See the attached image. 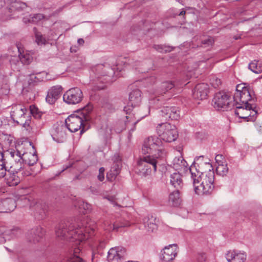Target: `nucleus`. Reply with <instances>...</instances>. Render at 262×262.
Masks as SVG:
<instances>
[{
    "label": "nucleus",
    "instance_id": "ddd939ff",
    "mask_svg": "<svg viewBox=\"0 0 262 262\" xmlns=\"http://www.w3.org/2000/svg\"><path fill=\"white\" fill-rule=\"evenodd\" d=\"M159 113V117L162 118L164 120L169 118L171 120H178L180 117V111L178 108L175 106L164 107Z\"/></svg>",
    "mask_w": 262,
    "mask_h": 262
},
{
    "label": "nucleus",
    "instance_id": "f3484780",
    "mask_svg": "<svg viewBox=\"0 0 262 262\" xmlns=\"http://www.w3.org/2000/svg\"><path fill=\"white\" fill-rule=\"evenodd\" d=\"M228 262H245L247 259V254L244 251L230 250L226 254Z\"/></svg>",
    "mask_w": 262,
    "mask_h": 262
},
{
    "label": "nucleus",
    "instance_id": "4d7b16f0",
    "mask_svg": "<svg viewBox=\"0 0 262 262\" xmlns=\"http://www.w3.org/2000/svg\"><path fill=\"white\" fill-rule=\"evenodd\" d=\"M4 162L3 161V155L2 153H0V166L3 164Z\"/></svg>",
    "mask_w": 262,
    "mask_h": 262
},
{
    "label": "nucleus",
    "instance_id": "393cba45",
    "mask_svg": "<svg viewBox=\"0 0 262 262\" xmlns=\"http://www.w3.org/2000/svg\"><path fill=\"white\" fill-rule=\"evenodd\" d=\"M144 228L146 231L149 233L155 231L157 229V225L156 223V218L152 216H147L143 220Z\"/></svg>",
    "mask_w": 262,
    "mask_h": 262
},
{
    "label": "nucleus",
    "instance_id": "79ce46f5",
    "mask_svg": "<svg viewBox=\"0 0 262 262\" xmlns=\"http://www.w3.org/2000/svg\"><path fill=\"white\" fill-rule=\"evenodd\" d=\"M21 233V230L18 228H15L12 230H7L5 232V236H10L13 238L18 236Z\"/></svg>",
    "mask_w": 262,
    "mask_h": 262
},
{
    "label": "nucleus",
    "instance_id": "0eeeda50",
    "mask_svg": "<svg viewBox=\"0 0 262 262\" xmlns=\"http://www.w3.org/2000/svg\"><path fill=\"white\" fill-rule=\"evenodd\" d=\"M233 100L234 104H242L247 105L252 104V96L249 89L242 84L236 86V92L234 94Z\"/></svg>",
    "mask_w": 262,
    "mask_h": 262
},
{
    "label": "nucleus",
    "instance_id": "09e8293b",
    "mask_svg": "<svg viewBox=\"0 0 262 262\" xmlns=\"http://www.w3.org/2000/svg\"><path fill=\"white\" fill-rule=\"evenodd\" d=\"M30 113L31 114L35 116V117H39L40 115L38 112V109L34 105H31L30 106Z\"/></svg>",
    "mask_w": 262,
    "mask_h": 262
},
{
    "label": "nucleus",
    "instance_id": "ea45409f",
    "mask_svg": "<svg viewBox=\"0 0 262 262\" xmlns=\"http://www.w3.org/2000/svg\"><path fill=\"white\" fill-rule=\"evenodd\" d=\"M174 86V84L172 82L166 81L163 82L161 84L160 90L159 91V93L162 94L163 93H165L166 92L168 91L169 90H171Z\"/></svg>",
    "mask_w": 262,
    "mask_h": 262
},
{
    "label": "nucleus",
    "instance_id": "3c124183",
    "mask_svg": "<svg viewBox=\"0 0 262 262\" xmlns=\"http://www.w3.org/2000/svg\"><path fill=\"white\" fill-rule=\"evenodd\" d=\"M7 169L5 167V163L0 166V178H4L6 175Z\"/></svg>",
    "mask_w": 262,
    "mask_h": 262
},
{
    "label": "nucleus",
    "instance_id": "a18cd8bd",
    "mask_svg": "<svg viewBox=\"0 0 262 262\" xmlns=\"http://www.w3.org/2000/svg\"><path fill=\"white\" fill-rule=\"evenodd\" d=\"M210 84L214 88H217L221 84V81L218 78L213 76L210 79Z\"/></svg>",
    "mask_w": 262,
    "mask_h": 262
},
{
    "label": "nucleus",
    "instance_id": "603ef678",
    "mask_svg": "<svg viewBox=\"0 0 262 262\" xmlns=\"http://www.w3.org/2000/svg\"><path fill=\"white\" fill-rule=\"evenodd\" d=\"M18 59L19 56H12L11 58L9 59V61L12 66H16L19 62Z\"/></svg>",
    "mask_w": 262,
    "mask_h": 262
},
{
    "label": "nucleus",
    "instance_id": "13d9d810",
    "mask_svg": "<svg viewBox=\"0 0 262 262\" xmlns=\"http://www.w3.org/2000/svg\"><path fill=\"white\" fill-rule=\"evenodd\" d=\"M22 174L24 176H28L31 174V172L29 171H25L22 172Z\"/></svg>",
    "mask_w": 262,
    "mask_h": 262
},
{
    "label": "nucleus",
    "instance_id": "8fccbe9b",
    "mask_svg": "<svg viewBox=\"0 0 262 262\" xmlns=\"http://www.w3.org/2000/svg\"><path fill=\"white\" fill-rule=\"evenodd\" d=\"M104 171L105 169L104 167H100L99 169V174L97 178L101 182L103 181L104 179Z\"/></svg>",
    "mask_w": 262,
    "mask_h": 262
},
{
    "label": "nucleus",
    "instance_id": "7c9ffc66",
    "mask_svg": "<svg viewBox=\"0 0 262 262\" xmlns=\"http://www.w3.org/2000/svg\"><path fill=\"white\" fill-rule=\"evenodd\" d=\"M182 202L180 197V193L179 190L174 191L169 196V203L174 207H178L180 205Z\"/></svg>",
    "mask_w": 262,
    "mask_h": 262
},
{
    "label": "nucleus",
    "instance_id": "a19ab883",
    "mask_svg": "<svg viewBox=\"0 0 262 262\" xmlns=\"http://www.w3.org/2000/svg\"><path fill=\"white\" fill-rule=\"evenodd\" d=\"M153 48L160 53H167L171 51L173 47L166 45H155Z\"/></svg>",
    "mask_w": 262,
    "mask_h": 262
},
{
    "label": "nucleus",
    "instance_id": "4be33fe9",
    "mask_svg": "<svg viewBox=\"0 0 262 262\" xmlns=\"http://www.w3.org/2000/svg\"><path fill=\"white\" fill-rule=\"evenodd\" d=\"M16 207V201L13 199L6 198L0 201V212H11Z\"/></svg>",
    "mask_w": 262,
    "mask_h": 262
},
{
    "label": "nucleus",
    "instance_id": "5fc2aeb1",
    "mask_svg": "<svg viewBox=\"0 0 262 262\" xmlns=\"http://www.w3.org/2000/svg\"><path fill=\"white\" fill-rule=\"evenodd\" d=\"M147 82H150V84H151L152 83H154L156 81V79L155 77L151 76L150 78H148L147 79Z\"/></svg>",
    "mask_w": 262,
    "mask_h": 262
},
{
    "label": "nucleus",
    "instance_id": "4468645a",
    "mask_svg": "<svg viewBox=\"0 0 262 262\" xmlns=\"http://www.w3.org/2000/svg\"><path fill=\"white\" fill-rule=\"evenodd\" d=\"M45 234L43 229L40 226H37L29 230L26 235L28 242L35 244L39 242Z\"/></svg>",
    "mask_w": 262,
    "mask_h": 262
},
{
    "label": "nucleus",
    "instance_id": "c85d7f7f",
    "mask_svg": "<svg viewBox=\"0 0 262 262\" xmlns=\"http://www.w3.org/2000/svg\"><path fill=\"white\" fill-rule=\"evenodd\" d=\"M17 48L18 50V51L19 53V54L18 55L19 56V59L20 61L23 64H30L33 58L32 56L31 55L30 53H29L28 51H23L21 52L20 48L17 45Z\"/></svg>",
    "mask_w": 262,
    "mask_h": 262
},
{
    "label": "nucleus",
    "instance_id": "72a5a7b5",
    "mask_svg": "<svg viewBox=\"0 0 262 262\" xmlns=\"http://www.w3.org/2000/svg\"><path fill=\"white\" fill-rule=\"evenodd\" d=\"M43 18V16L41 14H35L33 15H30L29 17H25L23 18V21L25 23H31L36 24L39 21Z\"/></svg>",
    "mask_w": 262,
    "mask_h": 262
},
{
    "label": "nucleus",
    "instance_id": "423d86ee",
    "mask_svg": "<svg viewBox=\"0 0 262 262\" xmlns=\"http://www.w3.org/2000/svg\"><path fill=\"white\" fill-rule=\"evenodd\" d=\"M234 105L236 106V110L234 111L235 115L240 118L246 119L247 121H255L257 111L254 104L243 105L237 104Z\"/></svg>",
    "mask_w": 262,
    "mask_h": 262
},
{
    "label": "nucleus",
    "instance_id": "e433bc0d",
    "mask_svg": "<svg viewBox=\"0 0 262 262\" xmlns=\"http://www.w3.org/2000/svg\"><path fill=\"white\" fill-rule=\"evenodd\" d=\"M78 205L79 209H80V211L83 214H86L90 212L92 210L91 205L83 201H79Z\"/></svg>",
    "mask_w": 262,
    "mask_h": 262
},
{
    "label": "nucleus",
    "instance_id": "6e6d98bb",
    "mask_svg": "<svg viewBox=\"0 0 262 262\" xmlns=\"http://www.w3.org/2000/svg\"><path fill=\"white\" fill-rule=\"evenodd\" d=\"M6 59V56L0 55V64L3 63Z\"/></svg>",
    "mask_w": 262,
    "mask_h": 262
},
{
    "label": "nucleus",
    "instance_id": "aec40b11",
    "mask_svg": "<svg viewBox=\"0 0 262 262\" xmlns=\"http://www.w3.org/2000/svg\"><path fill=\"white\" fill-rule=\"evenodd\" d=\"M27 109L20 105H15L12 107L11 117L14 121L19 123L21 119H25L27 116Z\"/></svg>",
    "mask_w": 262,
    "mask_h": 262
},
{
    "label": "nucleus",
    "instance_id": "e2e57ef3",
    "mask_svg": "<svg viewBox=\"0 0 262 262\" xmlns=\"http://www.w3.org/2000/svg\"><path fill=\"white\" fill-rule=\"evenodd\" d=\"M124 111L127 112V107H124Z\"/></svg>",
    "mask_w": 262,
    "mask_h": 262
},
{
    "label": "nucleus",
    "instance_id": "a211bd4d",
    "mask_svg": "<svg viewBox=\"0 0 262 262\" xmlns=\"http://www.w3.org/2000/svg\"><path fill=\"white\" fill-rule=\"evenodd\" d=\"M209 86L207 83H202L197 84L193 91V97L198 100H204L207 98Z\"/></svg>",
    "mask_w": 262,
    "mask_h": 262
},
{
    "label": "nucleus",
    "instance_id": "473e14b6",
    "mask_svg": "<svg viewBox=\"0 0 262 262\" xmlns=\"http://www.w3.org/2000/svg\"><path fill=\"white\" fill-rule=\"evenodd\" d=\"M32 117L30 115H27L25 119H21L18 124L23 125V127L25 128L27 131L30 132L32 129V121L31 120Z\"/></svg>",
    "mask_w": 262,
    "mask_h": 262
},
{
    "label": "nucleus",
    "instance_id": "052dcab7",
    "mask_svg": "<svg viewBox=\"0 0 262 262\" xmlns=\"http://www.w3.org/2000/svg\"><path fill=\"white\" fill-rule=\"evenodd\" d=\"M186 12L185 10H182L180 12V13L178 14L179 16H181V15H183L185 14Z\"/></svg>",
    "mask_w": 262,
    "mask_h": 262
},
{
    "label": "nucleus",
    "instance_id": "4c0bfd02",
    "mask_svg": "<svg viewBox=\"0 0 262 262\" xmlns=\"http://www.w3.org/2000/svg\"><path fill=\"white\" fill-rule=\"evenodd\" d=\"M217 174L224 176L226 175L228 171V168L227 164H219L216 168Z\"/></svg>",
    "mask_w": 262,
    "mask_h": 262
},
{
    "label": "nucleus",
    "instance_id": "6ab92c4d",
    "mask_svg": "<svg viewBox=\"0 0 262 262\" xmlns=\"http://www.w3.org/2000/svg\"><path fill=\"white\" fill-rule=\"evenodd\" d=\"M124 252V249L121 247L112 248L108 251L107 260L110 262H120Z\"/></svg>",
    "mask_w": 262,
    "mask_h": 262
},
{
    "label": "nucleus",
    "instance_id": "c9c22d12",
    "mask_svg": "<svg viewBox=\"0 0 262 262\" xmlns=\"http://www.w3.org/2000/svg\"><path fill=\"white\" fill-rule=\"evenodd\" d=\"M258 61L254 60L249 64V69L253 73L259 74L262 72V64H258Z\"/></svg>",
    "mask_w": 262,
    "mask_h": 262
},
{
    "label": "nucleus",
    "instance_id": "58836bf2",
    "mask_svg": "<svg viewBox=\"0 0 262 262\" xmlns=\"http://www.w3.org/2000/svg\"><path fill=\"white\" fill-rule=\"evenodd\" d=\"M81 251L80 247L75 248L74 255L69 259V262H85L79 256L76 255Z\"/></svg>",
    "mask_w": 262,
    "mask_h": 262
},
{
    "label": "nucleus",
    "instance_id": "412c9836",
    "mask_svg": "<svg viewBox=\"0 0 262 262\" xmlns=\"http://www.w3.org/2000/svg\"><path fill=\"white\" fill-rule=\"evenodd\" d=\"M177 255L176 245H170L165 247L163 250L161 259L165 262H169L173 260Z\"/></svg>",
    "mask_w": 262,
    "mask_h": 262
},
{
    "label": "nucleus",
    "instance_id": "f704fd0d",
    "mask_svg": "<svg viewBox=\"0 0 262 262\" xmlns=\"http://www.w3.org/2000/svg\"><path fill=\"white\" fill-rule=\"evenodd\" d=\"M92 244V248L93 250H101L104 249L106 244V241L103 238H98Z\"/></svg>",
    "mask_w": 262,
    "mask_h": 262
},
{
    "label": "nucleus",
    "instance_id": "5701e85b",
    "mask_svg": "<svg viewBox=\"0 0 262 262\" xmlns=\"http://www.w3.org/2000/svg\"><path fill=\"white\" fill-rule=\"evenodd\" d=\"M130 226V223L126 221H117L113 224L110 223L108 222H106L104 223V230L111 232L112 231H118L119 228L125 227Z\"/></svg>",
    "mask_w": 262,
    "mask_h": 262
},
{
    "label": "nucleus",
    "instance_id": "9d476101",
    "mask_svg": "<svg viewBox=\"0 0 262 262\" xmlns=\"http://www.w3.org/2000/svg\"><path fill=\"white\" fill-rule=\"evenodd\" d=\"M83 98L81 90L78 87L72 88L63 95V100L67 104H76L80 103Z\"/></svg>",
    "mask_w": 262,
    "mask_h": 262
},
{
    "label": "nucleus",
    "instance_id": "1a4fd4ad",
    "mask_svg": "<svg viewBox=\"0 0 262 262\" xmlns=\"http://www.w3.org/2000/svg\"><path fill=\"white\" fill-rule=\"evenodd\" d=\"M171 165L176 170L181 172V173H190L191 177L195 176L194 166L192 165L189 167L181 155L174 157L172 160Z\"/></svg>",
    "mask_w": 262,
    "mask_h": 262
},
{
    "label": "nucleus",
    "instance_id": "864d4df0",
    "mask_svg": "<svg viewBox=\"0 0 262 262\" xmlns=\"http://www.w3.org/2000/svg\"><path fill=\"white\" fill-rule=\"evenodd\" d=\"M255 128L259 132H262V122H257L255 124Z\"/></svg>",
    "mask_w": 262,
    "mask_h": 262
},
{
    "label": "nucleus",
    "instance_id": "cd10ccee",
    "mask_svg": "<svg viewBox=\"0 0 262 262\" xmlns=\"http://www.w3.org/2000/svg\"><path fill=\"white\" fill-rule=\"evenodd\" d=\"M134 119L133 120H131L132 116H130V115L129 116H126V119L127 121L125 122V124L126 126V127L129 128V123L132 122V124L133 126V127L130 128V133L134 132L135 128V125L142 119L144 118L147 115L144 114V115H139V113H137V114H134Z\"/></svg>",
    "mask_w": 262,
    "mask_h": 262
},
{
    "label": "nucleus",
    "instance_id": "37998d69",
    "mask_svg": "<svg viewBox=\"0 0 262 262\" xmlns=\"http://www.w3.org/2000/svg\"><path fill=\"white\" fill-rule=\"evenodd\" d=\"M34 31L35 32V37H36V42L38 45H45L47 40L45 37H43L42 35H41L39 32H37L36 31V28H34Z\"/></svg>",
    "mask_w": 262,
    "mask_h": 262
},
{
    "label": "nucleus",
    "instance_id": "bf43d9fd",
    "mask_svg": "<svg viewBox=\"0 0 262 262\" xmlns=\"http://www.w3.org/2000/svg\"><path fill=\"white\" fill-rule=\"evenodd\" d=\"M78 43L79 45H82L84 43V40L82 38L78 39Z\"/></svg>",
    "mask_w": 262,
    "mask_h": 262
},
{
    "label": "nucleus",
    "instance_id": "9b49d317",
    "mask_svg": "<svg viewBox=\"0 0 262 262\" xmlns=\"http://www.w3.org/2000/svg\"><path fill=\"white\" fill-rule=\"evenodd\" d=\"M230 98V95L224 92L215 94L213 99L214 107L217 110H226L229 108Z\"/></svg>",
    "mask_w": 262,
    "mask_h": 262
},
{
    "label": "nucleus",
    "instance_id": "338daca9",
    "mask_svg": "<svg viewBox=\"0 0 262 262\" xmlns=\"http://www.w3.org/2000/svg\"><path fill=\"white\" fill-rule=\"evenodd\" d=\"M35 205L36 206V207H38V204H35Z\"/></svg>",
    "mask_w": 262,
    "mask_h": 262
},
{
    "label": "nucleus",
    "instance_id": "20e7f679",
    "mask_svg": "<svg viewBox=\"0 0 262 262\" xmlns=\"http://www.w3.org/2000/svg\"><path fill=\"white\" fill-rule=\"evenodd\" d=\"M91 108L89 106L85 107L76 114L71 115L65 120V125L71 132H76L81 129V134L84 132V122L90 119L89 114Z\"/></svg>",
    "mask_w": 262,
    "mask_h": 262
},
{
    "label": "nucleus",
    "instance_id": "b1692460",
    "mask_svg": "<svg viewBox=\"0 0 262 262\" xmlns=\"http://www.w3.org/2000/svg\"><path fill=\"white\" fill-rule=\"evenodd\" d=\"M141 92L138 89L133 90L129 95L128 105L133 107L137 106L141 103Z\"/></svg>",
    "mask_w": 262,
    "mask_h": 262
},
{
    "label": "nucleus",
    "instance_id": "2f4dec72",
    "mask_svg": "<svg viewBox=\"0 0 262 262\" xmlns=\"http://www.w3.org/2000/svg\"><path fill=\"white\" fill-rule=\"evenodd\" d=\"M16 206L20 207L29 206L31 207L33 206L34 203L32 202L31 198L29 196H21L16 201Z\"/></svg>",
    "mask_w": 262,
    "mask_h": 262
},
{
    "label": "nucleus",
    "instance_id": "0e129e2a",
    "mask_svg": "<svg viewBox=\"0 0 262 262\" xmlns=\"http://www.w3.org/2000/svg\"><path fill=\"white\" fill-rule=\"evenodd\" d=\"M0 3H1V6H2L3 2H2V1H1V0H0Z\"/></svg>",
    "mask_w": 262,
    "mask_h": 262
},
{
    "label": "nucleus",
    "instance_id": "6e6552de",
    "mask_svg": "<svg viewBox=\"0 0 262 262\" xmlns=\"http://www.w3.org/2000/svg\"><path fill=\"white\" fill-rule=\"evenodd\" d=\"M20 146L15 147V149H11L9 151L10 157L13 160L14 163L10 167L11 171L17 172L24 167L23 162L25 158H23L25 152L21 149Z\"/></svg>",
    "mask_w": 262,
    "mask_h": 262
},
{
    "label": "nucleus",
    "instance_id": "f257e3e1",
    "mask_svg": "<svg viewBox=\"0 0 262 262\" xmlns=\"http://www.w3.org/2000/svg\"><path fill=\"white\" fill-rule=\"evenodd\" d=\"M142 152L149 154L140 158L137 162V172L141 177H146L151 174L152 171H157V165L159 160L165 159L167 151L163 142L156 136L146 138L143 142Z\"/></svg>",
    "mask_w": 262,
    "mask_h": 262
},
{
    "label": "nucleus",
    "instance_id": "f03ea898",
    "mask_svg": "<svg viewBox=\"0 0 262 262\" xmlns=\"http://www.w3.org/2000/svg\"><path fill=\"white\" fill-rule=\"evenodd\" d=\"M195 176L191 177L195 193L199 195H208L214 188V173L210 160L203 156L196 158L192 165Z\"/></svg>",
    "mask_w": 262,
    "mask_h": 262
},
{
    "label": "nucleus",
    "instance_id": "a878e982",
    "mask_svg": "<svg viewBox=\"0 0 262 262\" xmlns=\"http://www.w3.org/2000/svg\"><path fill=\"white\" fill-rule=\"evenodd\" d=\"M182 174H184V173L177 172H174L170 175V183L171 185L177 189L181 188L183 186Z\"/></svg>",
    "mask_w": 262,
    "mask_h": 262
},
{
    "label": "nucleus",
    "instance_id": "c756f323",
    "mask_svg": "<svg viewBox=\"0 0 262 262\" xmlns=\"http://www.w3.org/2000/svg\"><path fill=\"white\" fill-rule=\"evenodd\" d=\"M116 69L119 71H121L123 70L122 68L120 67L119 63H118L116 65V68H114L113 69L107 68L109 71H106V68L103 64L98 65L96 67V70L98 75L100 76H105L107 75L108 74H112L113 73V71Z\"/></svg>",
    "mask_w": 262,
    "mask_h": 262
},
{
    "label": "nucleus",
    "instance_id": "dca6fc26",
    "mask_svg": "<svg viewBox=\"0 0 262 262\" xmlns=\"http://www.w3.org/2000/svg\"><path fill=\"white\" fill-rule=\"evenodd\" d=\"M61 86L57 85L51 87L48 91L46 101L50 104H54L58 99L62 93Z\"/></svg>",
    "mask_w": 262,
    "mask_h": 262
},
{
    "label": "nucleus",
    "instance_id": "bb28decb",
    "mask_svg": "<svg viewBox=\"0 0 262 262\" xmlns=\"http://www.w3.org/2000/svg\"><path fill=\"white\" fill-rule=\"evenodd\" d=\"M19 171L17 172L11 171V169L8 171V174L6 176L7 184L10 186H16L20 182V179L16 175Z\"/></svg>",
    "mask_w": 262,
    "mask_h": 262
},
{
    "label": "nucleus",
    "instance_id": "39448f33",
    "mask_svg": "<svg viewBox=\"0 0 262 262\" xmlns=\"http://www.w3.org/2000/svg\"><path fill=\"white\" fill-rule=\"evenodd\" d=\"M157 132L162 142V140L166 142L174 141L178 137L176 126L168 123L159 124L157 127Z\"/></svg>",
    "mask_w": 262,
    "mask_h": 262
},
{
    "label": "nucleus",
    "instance_id": "de8ad7c7",
    "mask_svg": "<svg viewBox=\"0 0 262 262\" xmlns=\"http://www.w3.org/2000/svg\"><path fill=\"white\" fill-rule=\"evenodd\" d=\"M26 7V5L24 3H21L19 2H14L12 4V8L14 9L19 10L20 9H24Z\"/></svg>",
    "mask_w": 262,
    "mask_h": 262
},
{
    "label": "nucleus",
    "instance_id": "7ed1b4c3",
    "mask_svg": "<svg viewBox=\"0 0 262 262\" xmlns=\"http://www.w3.org/2000/svg\"><path fill=\"white\" fill-rule=\"evenodd\" d=\"M96 225L92 221H83L77 225L69 222L59 224L55 229L56 236L61 239L75 242L76 245L94 235Z\"/></svg>",
    "mask_w": 262,
    "mask_h": 262
},
{
    "label": "nucleus",
    "instance_id": "f8f14e48",
    "mask_svg": "<svg viewBox=\"0 0 262 262\" xmlns=\"http://www.w3.org/2000/svg\"><path fill=\"white\" fill-rule=\"evenodd\" d=\"M113 166L109 172L107 173L106 178L110 181H113L120 173L121 167V159L118 154H115L112 157Z\"/></svg>",
    "mask_w": 262,
    "mask_h": 262
},
{
    "label": "nucleus",
    "instance_id": "680f3d73",
    "mask_svg": "<svg viewBox=\"0 0 262 262\" xmlns=\"http://www.w3.org/2000/svg\"><path fill=\"white\" fill-rule=\"evenodd\" d=\"M176 1L179 2L180 3H182V1L181 0H176Z\"/></svg>",
    "mask_w": 262,
    "mask_h": 262
},
{
    "label": "nucleus",
    "instance_id": "2eb2a0df",
    "mask_svg": "<svg viewBox=\"0 0 262 262\" xmlns=\"http://www.w3.org/2000/svg\"><path fill=\"white\" fill-rule=\"evenodd\" d=\"M68 128L64 124H57L55 125L54 130L52 133L53 139L57 142H63L67 138Z\"/></svg>",
    "mask_w": 262,
    "mask_h": 262
},
{
    "label": "nucleus",
    "instance_id": "49530a36",
    "mask_svg": "<svg viewBox=\"0 0 262 262\" xmlns=\"http://www.w3.org/2000/svg\"><path fill=\"white\" fill-rule=\"evenodd\" d=\"M213 43V40L211 37H208L202 40V46L204 47H209Z\"/></svg>",
    "mask_w": 262,
    "mask_h": 262
},
{
    "label": "nucleus",
    "instance_id": "c03bdc74",
    "mask_svg": "<svg viewBox=\"0 0 262 262\" xmlns=\"http://www.w3.org/2000/svg\"><path fill=\"white\" fill-rule=\"evenodd\" d=\"M37 156L36 154L34 153L33 154H30L28 160L25 159L24 161L27 162L28 164L29 165H33L37 162Z\"/></svg>",
    "mask_w": 262,
    "mask_h": 262
},
{
    "label": "nucleus",
    "instance_id": "69168bd1",
    "mask_svg": "<svg viewBox=\"0 0 262 262\" xmlns=\"http://www.w3.org/2000/svg\"><path fill=\"white\" fill-rule=\"evenodd\" d=\"M128 262H138V261H128Z\"/></svg>",
    "mask_w": 262,
    "mask_h": 262
}]
</instances>
